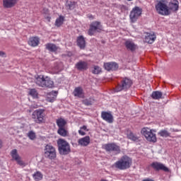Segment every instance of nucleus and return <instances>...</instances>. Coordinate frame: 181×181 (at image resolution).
<instances>
[{"label": "nucleus", "mask_w": 181, "mask_h": 181, "mask_svg": "<svg viewBox=\"0 0 181 181\" xmlns=\"http://www.w3.org/2000/svg\"><path fill=\"white\" fill-rule=\"evenodd\" d=\"M132 164V160L131 158L127 156H123L119 160L115 163L114 166L119 170H125L126 169H129Z\"/></svg>", "instance_id": "f257e3e1"}, {"label": "nucleus", "mask_w": 181, "mask_h": 181, "mask_svg": "<svg viewBox=\"0 0 181 181\" xmlns=\"http://www.w3.org/2000/svg\"><path fill=\"white\" fill-rule=\"evenodd\" d=\"M35 83L37 84V86H39V87H47L48 88H52L53 86H54V83L50 78L45 76L43 75L38 76Z\"/></svg>", "instance_id": "f03ea898"}, {"label": "nucleus", "mask_w": 181, "mask_h": 181, "mask_svg": "<svg viewBox=\"0 0 181 181\" xmlns=\"http://www.w3.org/2000/svg\"><path fill=\"white\" fill-rule=\"evenodd\" d=\"M58 151L59 155L66 156L69 155L71 152V148H70V144L63 139H59L57 140Z\"/></svg>", "instance_id": "7ed1b4c3"}, {"label": "nucleus", "mask_w": 181, "mask_h": 181, "mask_svg": "<svg viewBox=\"0 0 181 181\" xmlns=\"http://www.w3.org/2000/svg\"><path fill=\"white\" fill-rule=\"evenodd\" d=\"M156 11L159 13V15H163V16H168L170 15V11H169V7L168 6V1L165 0H160L156 5Z\"/></svg>", "instance_id": "20e7f679"}, {"label": "nucleus", "mask_w": 181, "mask_h": 181, "mask_svg": "<svg viewBox=\"0 0 181 181\" xmlns=\"http://www.w3.org/2000/svg\"><path fill=\"white\" fill-rule=\"evenodd\" d=\"M141 134L142 135L146 138V141L148 142H153V144H155L156 142V131L155 129H151L148 127H144L141 129Z\"/></svg>", "instance_id": "39448f33"}, {"label": "nucleus", "mask_w": 181, "mask_h": 181, "mask_svg": "<svg viewBox=\"0 0 181 181\" xmlns=\"http://www.w3.org/2000/svg\"><path fill=\"white\" fill-rule=\"evenodd\" d=\"M132 86V80L129 78H123L122 81H120V83H119L116 86V92L118 93L119 91H127V90L131 88V86Z\"/></svg>", "instance_id": "423d86ee"}, {"label": "nucleus", "mask_w": 181, "mask_h": 181, "mask_svg": "<svg viewBox=\"0 0 181 181\" xmlns=\"http://www.w3.org/2000/svg\"><path fill=\"white\" fill-rule=\"evenodd\" d=\"M103 30V25L100 21H93L90 24L88 35L89 36H94L95 33H100Z\"/></svg>", "instance_id": "0eeeda50"}, {"label": "nucleus", "mask_w": 181, "mask_h": 181, "mask_svg": "<svg viewBox=\"0 0 181 181\" xmlns=\"http://www.w3.org/2000/svg\"><path fill=\"white\" fill-rule=\"evenodd\" d=\"M44 155L45 158L47 159H50V160L56 159V148L52 146V144H47L44 148Z\"/></svg>", "instance_id": "6e6552de"}, {"label": "nucleus", "mask_w": 181, "mask_h": 181, "mask_svg": "<svg viewBox=\"0 0 181 181\" xmlns=\"http://www.w3.org/2000/svg\"><path fill=\"white\" fill-rule=\"evenodd\" d=\"M45 110L38 109L35 110L32 114V118L36 124H43L45 122Z\"/></svg>", "instance_id": "1a4fd4ad"}, {"label": "nucleus", "mask_w": 181, "mask_h": 181, "mask_svg": "<svg viewBox=\"0 0 181 181\" xmlns=\"http://www.w3.org/2000/svg\"><path fill=\"white\" fill-rule=\"evenodd\" d=\"M142 15V8L141 7L135 6L132 8L129 14V18L132 23H135L139 18V16Z\"/></svg>", "instance_id": "9d476101"}, {"label": "nucleus", "mask_w": 181, "mask_h": 181, "mask_svg": "<svg viewBox=\"0 0 181 181\" xmlns=\"http://www.w3.org/2000/svg\"><path fill=\"white\" fill-rule=\"evenodd\" d=\"M103 148L106 152H115L116 154L121 153V147L115 143H109L103 146Z\"/></svg>", "instance_id": "9b49d317"}, {"label": "nucleus", "mask_w": 181, "mask_h": 181, "mask_svg": "<svg viewBox=\"0 0 181 181\" xmlns=\"http://www.w3.org/2000/svg\"><path fill=\"white\" fill-rule=\"evenodd\" d=\"M151 167L157 172L163 170V172H169V168L166 167L163 163L159 162H153L151 164Z\"/></svg>", "instance_id": "f8f14e48"}, {"label": "nucleus", "mask_w": 181, "mask_h": 181, "mask_svg": "<svg viewBox=\"0 0 181 181\" xmlns=\"http://www.w3.org/2000/svg\"><path fill=\"white\" fill-rule=\"evenodd\" d=\"M76 69L79 70V71H84L88 69V63L85 61H79L75 65Z\"/></svg>", "instance_id": "ddd939ff"}, {"label": "nucleus", "mask_w": 181, "mask_h": 181, "mask_svg": "<svg viewBox=\"0 0 181 181\" xmlns=\"http://www.w3.org/2000/svg\"><path fill=\"white\" fill-rule=\"evenodd\" d=\"M101 117L104 121H106V122H108L109 124H112L114 122V116L110 112H102Z\"/></svg>", "instance_id": "4468645a"}, {"label": "nucleus", "mask_w": 181, "mask_h": 181, "mask_svg": "<svg viewBox=\"0 0 181 181\" xmlns=\"http://www.w3.org/2000/svg\"><path fill=\"white\" fill-rule=\"evenodd\" d=\"M18 2H19V0H3V6L6 9H11V8L16 6Z\"/></svg>", "instance_id": "2eb2a0df"}, {"label": "nucleus", "mask_w": 181, "mask_h": 181, "mask_svg": "<svg viewBox=\"0 0 181 181\" xmlns=\"http://www.w3.org/2000/svg\"><path fill=\"white\" fill-rule=\"evenodd\" d=\"M104 67L107 71L118 70V64L116 62H107L104 64Z\"/></svg>", "instance_id": "dca6fc26"}, {"label": "nucleus", "mask_w": 181, "mask_h": 181, "mask_svg": "<svg viewBox=\"0 0 181 181\" xmlns=\"http://www.w3.org/2000/svg\"><path fill=\"white\" fill-rule=\"evenodd\" d=\"M124 46L126 49L130 52H135V50H136V45L131 40H127L124 42Z\"/></svg>", "instance_id": "f3484780"}, {"label": "nucleus", "mask_w": 181, "mask_h": 181, "mask_svg": "<svg viewBox=\"0 0 181 181\" xmlns=\"http://www.w3.org/2000/svg\"><path fill=\"white\" fill-rule=\"evenodd\" d=\"M73 95L74 97H78V98H84V90L81 86H78L75 88L73 92Z\"/></svg>", "instance_id": "a211bd4d"}, {"label": "nucleus", "mask_w": 181, "mask_h": 181, "mask_svg": "<svg viewBox=\"0 0 181 181\" xmlns=\"http://www.w3.org/2000/svg\"><path fill=\"white\" fill-rule=\"evenodd\" d=\"M144 40L146 43L152 45V43L156 40V35L155 33H146Z\"/></svg>", "instance_id": "6ab92c4d"}, {"label": "nucleus", "mask_w": 181, "mask_h": 181, "mask_svg": "<svg viewBox=\"0 0 181 181\" xmlns=\"http://www.w3.org/2000/svg\"><path fill=\"white\" fill-rule=\"evenodd\" d=\"M168 11H173V12L179 11V1L177 0L170 1L168 4Z\"/></svg>", "instance_id": "aec40b11"}, {"label": "nucleus", "mask_w": 181, "mask_h": 181, "mask_svg": "<svg viewBox=\"0 0 181 181\" xmlns=\"http://www.w3.org/2000/svg\"><path fill=\"white\" fill-rule=\"evenodd\" d=\"M39 43H40V40L37 37H30L28 40V45L32 47H36V46H39Z\"/></svg>", "instance_id": "412c9836"}, {"label": "nucleus", "mask_w": 181, "mask_h": 181, "mask_svg": "<svg viewBox=\"0 0 181 181\" xmlns=\"http://www.w3.org/2000/svg\"><path fill=\"white\" fill-rule=\"evenodd\" d=\"M78 144V145H81V146H87L90 144V136H86L83 138L79 139Z\"/></svg>", "instance_id": "4be33fe9"}, {"label": "nucleus", "mask_w": 181, "mask_h": 181, "mask_svg": "<svg viewBox=\"0 0 181 181\" xmlns=\"http://www.w3.org/2000/svg\"><path fill=\"white\" fill-rule=\"evenodd\" d=\"M45 49L49 50V52H52V53H54L57 52L59 47H57V45L53 43H47L45 45Z\"/></svg>", "instance_id": "5701e85b"}, {"label": "nucleus", "mask_w": 181, "mask_h": 181, "mask_svg": "<svg viewBox=\"0 0 181 181\" xmlns=\"http://www.w3.org/2000/svg\"><path fill=\"white\" fill-rule=\"evenodd\" d=\"M77 45L80 49H85L86 47V40L83 35H80L77 37Z\"/></svg>", "instance_id": "b1692460"}, {"label": "nucleus", "mask_w": 181, "mask_h": 181, "mask_svg": "<svg viewBox=\"0 0 181 181\" xmlns=\"http://www.w3.org/2000/svg\"><path fill=\"white\" fill-rule=\"evenodd\" d=\"M163 95V93H162V92L159 90H156V91H153L151 97V98H153V100H160Z\"/></svg>", "instance_id": "393cba45"}, {"label": "nucleus", "mask_w": 181, "mask_h": 181, "mask_svg": "<svg viewBox=\"0 0 181 181\" xmlns=\"http://www.w3.org/2000/svg\"><path fill=\"white\" fill-rule=\"evenodd\" d=\"M56 122L58 128H64L66 125H67V122L66 121V119L62 117L59 119H57Z\"/></svg>", "instance_id": "a878e982"}, {"label": "nucleus", "mask_w": 181, "mask_h": 181, "mask_svg": "<svg viewBox=\"0 0 181 181\" xmlns=\"http://www.w3.org/2000/svg\"><path fill=\"white\" fill-rule=\"evenodd\" d=\"M57 134L61 136H69V132L64 127H59L57 130Z\"/></svg>", "instance_id": "bb28decb"}, {"label": "nucleus", "mask_w": 181, "mask_h": 181, "mask_svg": "<svg viewBox=\"0 0 181 181\" xmlns=\"http://www.w3.org/2000/svg\"><path fill=\"white\" fill-rule=\"evenodd\" d=\"M66 9L69 11H73L76 8V2L71 1H67L66 4Z\"/></svg>", "instance_id": "cd10ccee"}, {"label": "nucleus", "mask_w": 181, "mask_h": 181, "mask_svg": "<svg viewBox=\"0 0 181 181\" xmlns=\"http://www.w3.org/2000/svg\"><path fill=\"white\" fill-rule=\"evenodd\" d=\"M33 177L35 181L42 180V179H43V175H42V173H40V171H37L36 173H35L33 175Z\"/></svg>", "instance_id": "c85d7f7f"}, {"label": "nucleus", "mask_w": 181, "mask_h": 181, "mask_svg": "<svg viewBox=\"0 0 181 181\" xmlns=\"http://www.w3.org/2000/svg\"><path fill=\"white\" fill-rule=\"evenodd\" d=\"M127 138L128 139H130L131 141H133L134 142H136V141H138L139 138L136 136V135L134 134L132 132H129L127 133Z\"/></svg>", "instance_id": "c756f323"}, {"label": "nucleus", "mask_w": 181, "mask_h": 181, "mask_svg": "<svg viewBox=\"0 0 181 181\" xmlns=\"http://www.w3.org/2000/svg\"><path fill=\"white\" fill-rule=\"evenodd\" d=\"M11 156L13 158V159L16 161L18 160V159H20V158H21L19 156V154H18V150H16V149H13L11 151Z\"/></svg>", "instance_id": "7c9ffc66"}, {"label": "nucleus", "mask_w": 181, "mask_h": 181, "mask_svg": "<svg viewBox=\"0 0 181 181\" xmlns=\"http://www.w3.org/2000/svg\"><path fill=\"white\" fill-rule=\"evenodd\" d=\"M63 22H64V18L60 16L58 18L56 19L55 25L59 28V26L63 25Z\"/></svg>", "instance_id": "2f4dec72"}, {"label": "nucleus", "mask_w": 181, "mask_h": 181, "mask_svg": "<svg viewBox=\"0 0 181 181\" xmlns=\"http://www.w3.org/2000/svg\"><path fill=\"white\" fill-rule=\"evenodd\" d=\"M158 135H160V136H163L164 138H168V136H170V133H169V132H168V130H160L158 132Z\"/></svg>", "instance_id": "473e14b6"}, {"label": "nucleus", "mask_w": 181, "mask_h": 181, "mask_svg": "<svg viewBox=\"0 0 181 181\" xmlns=\"http://www.w3.org/2000/svg\"><path fill=\"white\" fill-rule=\"evenodd\" d=\"M51 95H54V96L52 98L47 97V101H49V103H54V100H56V97H57V92L56 91L51 92Z\"/></svg>", "instance_id": "72a5a7b5"}, {"label": "nucleus", "mask_w": 181, "mask_h": 181, "mask_svg": "<svg viewBox=\"0 0 181 181\" xmlns=\"http://www.w3.org/2000/svg\"><path fill=\"white\" fill-rule=\"evenodd\" d=\"M29 94L31 95V97H33V98H37L38 93L36 89H30Z\"/></svg>", "instance_id": "f704fd0d"}, {"label": "nucleus", "mask_w": 181, "mask_h": 181, "mask_svg": "<svg viewBox=\"0 0 181 181\" xmlns=\"http://www.w3.org/2000/svg\"><path fill=\"white\" fill-rule=\"evenodd\" d=\"M101 71V68L98 66H95L93 70L92 71L93 74H100Z\"/></svg>", "instance_id": "c9c22d12"}, {"label": "nucleus", "mask_w": 181, "mask_h": 181, "mask_svg": "<svg viewBox=\"0 0 181 181\" xmlns=\"http://www.w3.org/2000/svg\"><path fill=\"white\" fill-rule=\"evenodd\" d=\"M28 136L32 141H33V139H36V134H35V132H33V131L29 132L28 134Z\"/></svg>", "instance_id": "e433bc0d"}, {"label": "nucleus", "mask_w": 181, "mask_h": 181, "mask_svg": "<svg viewBox=\"0 0 181 181\" xmlns=\"http://www.w3.org/2000/svg\"><path fill=\"white\" fill-rule=\"evenodd\" d=\"M113 8H117V9H126L127 6H125L124 5H121V4H112Z\"/></svg>", "instance_id": "4c0bfd02"}, {"label": "nucleus", "mask_w": 181, "mask_h": 181, "mask_svg": "<svg viewBox=\"0 0 181 181\" xmlns=\"http://www.w3.org/2000/svg\"><path fill=\"white\" fill-rule=\"evenodd\" d=\"M16 162H17V163L23 168H25V166H26V163H25V162L22 160V158L21 157L17 160H16Z\"/></svg>", "instance_id": "58836bf2"}, {"label": "nucleus", "mask_w": 181, "mask_h": 181, "mask_svg": "<svg viewBox=\"0 0 181 181\" xmlns=\"http://www.w3.org/2000/svg\"><path fill=\"white\" fill-rule=\"evenodd\" d=\"M83 104H84V105H93V102L88 99H85L83 100H82Z\"/></svg>", "instance_id": "ea45409f"}, {"label": "nucleus", "mask_w": 181, "mask_h": 181, "mask_svg": "<svg viewBox=\"0 0 181 181\" xmlns=\"http://www.w3.org/2000/svg\"><path fill=\"white\" fill-rule=\"evenodd\" d=\"M78 134L79 135H82V136H84L86 135V132H84L83 130L80 129L78 130Z\"/></svg>", "instance_id": "a19ab883"}, {"label": "nucleus", "mask_w": 181, "mask_h": 181, "mask_svg": "<svg viewBox=\"0 0 181 181\" xmlns=\"http://www.w3.org/2000/svg\"><path fill=\"white\" fill-rule=\"evenodd\" d=\"M87 17L88 18V19H90V21H93V19H94V16H93L92 14H88Z\"/></svg>", "instance_id": "79ce46f5"}, {"label": "nucleus", "mask_w": 181, "mask_h": 181, "mask_svg": "<svg viewBox=\"0 0 181 181\" xmlns=\"http://www.w3.org/2000/svg\"><path fill=\"white\" fill-rule=\"evenodd\" d=\"M5 56V52H2V51H0V57H4Z\"/></svg>", "instance_id": "37998d69"}, {"label": "nucleus", "mask_w": 181, "mask_h": 181, "mask_svg": "<svg viewBox=\"0 0 181 181\" xmlns=\"http://www.w3.org/2000/svg\"><path fill=\"white\" fill-rule=\"evenodd\" d=\"M83 129V131H86L87 129V126L83 125L82 127H81V130Z\"/></svg>", "instance_id": "c03bdc74"}, {"label": "nucleus", "mask_w": 181, "mask_h": 181, "mask_svg": "<svg viewBox=\"0 0 181 181\" xmlns=\"http://www.w3.org/2000/svg\"><path fill=\"white\" fill-rule=\"evenodd\" d=\"M142 181H154V180L151 178H146V179L143 180Z\"/></svg>", "instance_id": "a18cd8bd"}, {"label": "nucleus", "mask_w": 181, "mask_h": 181, "mask_svg": "<svg viewBox=\"0 0 181 181\" xmlns=\"http://www.w3.org/2000/svg\"><path fill=\"white\" fill-rule=\"evenodd\" d=\"M55 69H56V70H57V71H55V73H59V67L56 66Z\"/></svg>", "instance_id": "49530a36"}, {"label": "nucleus", "mask_w": 181, "mask_h": 181, "mask_svg": "<svg viewBox=\"0 0 181 181\" xmlns=\"http://www.w3.org/2000/svg\"><path fill=\"white\" fill-rule=\"evenodd\" d=\"M2 148V140L0 139V149Z\"/></svg>", "instance_id": "de8ad7c7"}]
</instances>
